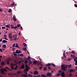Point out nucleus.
<instances>
[{
  "mask_svg": "<svg viewBox=\"0 0 77 77\" xmlns=\"http://www.w3.org/2000/svg\"><path fill=\"white\" fill-rule=\"evenodd\" d=\"M76 59H74V61H75V63L77 62V59H76Z\"/></svg>",
  "mask_w": 77,
  "mask_h": 77,
  "instance_id": "obj_38",
  "label": "nucleus"
},
{
  "mask_svg": "<svg viewBox=\"0 0 77 77\" xmlns=\"http://www.w3.org/2000/svg\"><path fill=\"white\" fill-rule=\"evenodd\" d=\"M9 63L10 62L9 61H7V63L8 65L9 64Z\"/></svg>",
  "mask_w": 77,
  "mask_h": 77,
  "instance_id": "obj_33",
  "label": "nucleus"
},
{
  "mask_svg": "<svg viewBox=\"0 0 77 77\" xmlns=\"http://www.w3.org/2000/svg\"><path fill=\"white\" fill-rule=\"evenodd\" d=\"M38 74V72L37 71H35L34 72V75H36Z\"/></svg>",
  "mask_w": 77,
  "mask_h": 77,
  "instance_id": "obj_8",
  "label": "nucleus"
},
{
  "mask_svg": "<svg viewBox=\"0 0 77 77\" xmlns=\"http://www.w3.org/2000/svg\"><path fill=\"white\" fill-rule=\"evenodd\" d=\"M21 61L20 60V61H18V64H20L21 63Z\"/></svg>",
  "mask_w": 77,
  "mask_h": 77,
  "instance_id": "obj_45",
  "label": "nucleus"
},
{
  "mask_svg": "<svg viewBox=\"0 0 77 77\" xmlns=\"http://www.w3.org/2000/svg\"><path fill=\"white\" fill-rule=\"evenodd\" d=\"M23 45H24V47H25V46H26V45L25 43H23Z\"/></svg>",
  "mask_w": 77,
  "mask_h": 77,
  "instance_id": "obj_30",
  "label": "nucleus"
},
{
  "mask_svg": "<svg viewBox=\"0 0 77 77\" xmlns=\"http://www.w3.org/2000/svg\"><path fill=\"white\" fill-rule=\"evenodd\" d=\"M11 29H14V26H13L12 25H11Z\"/></svg>",
  "mask_w": 77,
  "mask_h": 77,
  "instance_id": "obj_25",
  "label": "nucleus"
},
{
  "mask_svg": "<svg viewBox=\"0 0 77 77\" xmlns=\"http://www.w3.org/2000/svg\"><path fill=\"white\" fill-rule=\"evenodd\" d=\"M13 20H14V21H16L17 20H16V18H15V17L13 16Z\"/></svg>",
  "mask_w": 77,
  "mask_h": 77,
  "instance_id": "obj_18",
  "label": "nucleus"
},
{
  "mask_svg": "<svg viewBox=\"0 0 77 77\" xmlns=\"http://www.w3.org/2000/svg\"><path fill=\"white\" fill-rule=\"evenodd\" d=\"M5 68L7 69H9V68L8 67H5Z\"/></svg>",
  "mask_w": 77,
  "mask_h": 77,
  "instance_id": "obj_54",
  "label": "nucleus"
},
{
  "mask_svg": "<svg viewBox=\"0 0 77 77\" xmlns=\"http://www.w3.org/2000/svg\"><path fill=\"white\" fill-rule=\"evenodd\" d=\"M75 6L76 8H77V4H75Z\"/></svg>",
  "mask_w": 77,
  "mask_h": 77,
  "instance_id": "obj_49",
  "label": "nucleus"
},
{
  "mask_svg": "<svg viewBox=\"0 0 77 77\" xmlns=\"http://www.w3.org/2000/svg\"><path fill=\"white\" fill-rule=\"evenodd\" d=\"M30 59V57H28V60H29Z\"/></svg>",
  "mask_w": 77,
  "mask_h": 77,
  "instance_id": "obj_46",
  "label": "nucleus"
},
{
  "mask_svg": "<svg viewBox=\"0 0 77 77\" xmlns=\"http://www.w3.org/2000/svg\"><path fill=\"white\" fill-rule=\"evenodd\" d=\"M10 40H11V41H13V38H10Z\"/></svg>",
  "mask_w": 77,
  "mask_h": 77,
  "instance_id": "obj_53",
  "label": "nucleus"
},
{
  "mask_svg": "<svg viewBox=\"0 0 77 77\" xmlns=\"http://www.w3.org/2000/svg\"><path fill=\"white\" fill-rule=\"evenodd\" d=\"M65 51H64L63 52V56L64 57L66 58L67 57H66V54H65Z\"/></svg>",
  "mask_w": 77,
  "mask_h": 77,
  "instance_id": "obj_14",
  "label": "nucleus"
},
{
  "mask_svg": "<svg viewBox=\"0 0 77 77\" xmlns=\"http://www.w3.org/2000/svg\"><path fill=\"white\" fill-rule=\"evenodd\" d=\"M55 76H60V74L59 73V74H57V75H55Z\"/></svg>",
  "mask_w": 77,
  "mask_h": 77,
  "instance_id": "obj_27",
  "label": "nucleus"
},
{
  "mask_svg": "<svg viewBox=\"0 0 77 77\" xmlns=\"http://www.w3.org/2000/svg\"><path fill=\"white\" fill-rule=\"evenodd\" d=\"M24 62L25 63H27L28 62V61L27 60H26Z\"/></svg>",
  "mask_w": 77,
  "mask_h": 77,
  "instance_id": "obj_51",
  "label": "nucleus"
},
{
  "mask_svg": "<svg viewBox=\"0 0 77 77\" xmlns=\"http://www.w3.org/2000/svg\"><path fill=\"white\" fill-rule=\"evenodd\" d=\"M37 64H39V62L38 61H37L36 62V63Z\"/></svg>",
  "mask_w": 77,
  "mask_h": 77,
  "instance_id": "obj_47",
  "label": "nucleus"
},
{
  "mask_svg": "<svg viewBox=\"0 0 77 77\" xmlns=\"http://www.w3.org/2000/svg\"><path fill=\"white\" fill-rule=\"evenodd\" d=\"M22 76L24 77H28V76L26 75L25 74L22 75Z\"/></svg>",
  "mask_w": 77,
  "mask_h": 77,
  "instance_id": "obj_19",
  "label": "nucleus"
},
{
  "mask_svg": "<svg viewBox=\"0 0 77 77\" xmlns=\"http://www.w3.org/2000/svg\"><path fill=\"white\" fill-rule=\"evenodd\" d=\"M13 54H14V55L15 56H17V54H15V52H13Z\"/></svg>",
  "mask_w": 77,
  "mask_h": 77,
  "instance_id": "obj_37",
  "label": "nucleus"
},
{
  "mask_svg": "<svg viewBox=\"0 0 77 77\" xmlns=\"http://www.w3.org/2000/svg\"><path fill=\"white\" fill-rule=\"evenodd\" d=\"M0 51H1V52L3 51V50H2V49H0Z\"/></svg>",
  "mask_w": 77,
  "mask_h": 77,
  "instance_id": "obj_55",
  "label": "nucleus"
},
{
  "mask_svg": "<svg viewBox=\"0 0 77 77\" xmlns=\"http://www.w3.org/2000/svg\"><path fill=\"white\" fill-rule=\"evenodd\" d=\"M2 47L4 48H5L6 47V45H2Z\"/></svg>",
  "mask_w": 77,
  "mask_h": 77,
  "instance_id": "obj_17",
  "label": "nucleus"
},
{
  "mask_svg": "<svg viewBox=\"0 0 77 77\" xmlns=\"http://www.w3.org/2000/svg\"><path fill=\"white\" fill-rule=\"evenodd\" d=\"M25 67H26V68H29V67H28V66L27 65H26L25 66Z\"/></svg>",
  "mask_w": 77,
  "mask_h": 77,
  "instance_id": "obj_40",
  "label": "nucleus"
},
{
  "mask_svg": "<svg viewBox=\"0 0 77 77\" xmlns=\"http://www.w3.org/2000/svg\"><path fill=\"white\" fill-rule=\"evenodd\" d=\"M61 72H62L61 70H59V73H61Z\"/></svg>",
  "mask_w": 77,
  "mask_h": 77,
  "instance_id": "obj_56",
  "label": "nucleus"
},
{
  "mask_svg": "<svg viewBox=\"0 0 77 77\" xmlns=\"http://www.w3.org/2000/svg\"><path fill=\"white\" fill-rule=\"evenodd\" d=\"M2 29H6V27H2Z\"/></svg>",
  "mask_w": 77,
  "mask_h": 77,
  "instance_id": "obj_44",
  "label": "nucleus"
},
{
  "mask_svg": "<svg viewBox=\"0 0 77 77\" xmlns=\"http://www.w3.org/2000/svg\"><path fill=\"white\" fill-rule=\"evenodd\" d=\"M14 4H15V3H11V6H14Z\"/></svg>",
  "mask_w": 77,
  "mask_h": 77,
  "instance_id": "obj_32",
  "label": "nucleus"
},
{
  "mask_svg": "<svg viewBox=\"0 0 77 77\" xmlns=\"http://www.w3.org/2000/svg\"><path fill=\"white\" fill-rule=\"evenodd\" d=\"M17 26H15V27H14V29H17Z\"/></svg>",
  "mask_w": 77,
  "mask_h": 77,
  "instance_id": "obj_41",
  "label": "nucleus"
},
{
  "mask_svg": "<svg viewBox=\"0 0 77 77\" xmlns=\"http://www.w3.org/2000/svg\"><path fill=\"white\" fill-rule=\"evenodd\" d=\"M28 77H32V75H30V74H29L27 76Z\"/></svg>",
  "mask_w": 77,
  "mask_h": 77,
  "instance_id": "obj_34",
  "label": "nucleus"
},
{
  "mask_svg": "<svg viewBox=\"0 0 77 77\" xmlns=\"http://www.w3.org/2000/svg\"><path fill=\"white\" fill-rule=\"evenodd\" d=\"M17 73H18V74H20V71H18Z\"/></svg>",
  "mask_w": 77,
  "mask_h": 77,
  "instance_id": "obj_59",
  "label": "nucleus"
},
{
  "mask_svg": "<svg viewBox=\"0 0 77 77\" xmlns=\"http://www.w3.org/2000/svg\"><path fill=\"white\" fill-rule=\"evenodd\" d=\"M2 43H7L8 42L7 41H6L5 40H4L2 41Z\"/></svg>",
  "mask_w": 77,
  "mask_h": 77,
  "instance_id": "obj_13",
  "label": "nucleus"
},
{
  "mask_svg": "<svg viewBox=\"0 0 77 77\" xmlns=\"http://www.w3.org/2000/svg\"><path fill=\"white\" fill-rule=\"evenodd\" d=\"M4 39L6 40H8V39L6 38V37H4Z\"/></svg>",
  "mask_w": 77,
  "mask_h": 77,
  "instance_id": "obj_48",
  "label": "nucleus"
},
{
  "mask_svg": "<svg viewBox=\"0 0 77 77\" xmlns=\"http://www.w3.org/2000/svg\"><path fill=\"white\" fill-rule=\"evenodd\" d=\"M0 71L1 72V73H2V74H3L4 73V70H3V69H1Z\"/></svg>",
  "mask_w": 77,
  "mask_h": 77,
  "instance_id": "obj_16",
  "label": "nucleus"
},
{
  "mask_svg": "<svg viewBox=\"0 0 77 77\" xmlns=\"http://www.w3.org/2000/svg\"><path fill=\"white\" fill-rule=\"evenodd\" d=\"M37 62V61H33V63L34 64H35V65H36V62Z\"/></svg>",
  "mask_w": 77,
  "mask_h": 77,
  "instance_id": "obj_21",
  "label": "nucleus"
},
{
  "mask_svg": "<svg viewBox=\"0 0 77 77\" xmlns=\"http://www.w3.org/2000/svg\"><path fill=\"white\" fill-rule=\"evenodd\" d=\"M13 38H14V41H16L17 40V36L16 34L14 35H13Z\"/></svg>",
  "mask_w": 77,
  "mask_h": 77,
  "instance_id": "obj_3",
  "label": "nucleus"
},
{
  "mask_svg": "<svg viewBox=\"0 0 77 77\" xmlns=\"http://www.w3.org/2000/svg\"><path fill=\"white\" fill-rule=\"evenodd\" d=\"M72 75V74H70L69 76H71Z\"/></svg>",
  "mask_w": 77,
  "mask_h": 77,
  "instance_id": "obj_58",
  "label": "nucleus"
},
{
  "mask_svg": "<svg viewBox=\"0 0 77 77\" xmlns=\"http://www.w3.org/2000/svg\"><path fill=\"white\" fill-rule=\"evenodd\" d=\"M4 37H7V36L6 35H4Z\"/></svg>",
  "mask_w": 77,
  "mask_h": 77,
  "instance_id": "obj_60",
  "label": "nucleus"
},
{
  "mask_svg": "<svg viewBox=\"0 0 77 77\" xmlns=\"http://www.w3.org/2000/svg\"><path fill=\"white\" fill-rule=\"evenodd\" d=\"M47 76L48 77H51V73L48 72L46 74Z\"/></svg>",
  "mask_w": 77,
  "mask_h": 77,
  "instance_id": "obj_6",
  "label": "nucleus"
},
{
  "mask_svg": "<svg viewBox=\"0 0 77 77\" xmlns=\"http://www.w3.org/2000/svg\"><path fill=\"white\" fill-rule=\"evenodd\" d=\"M68 67L71 68V65L70 64L69 65H66L63 64V65H61V70H63L64 71H66L65 69H66Z\"/></svg>",
  "mask_w": 77,
  "mask_h": 77,
  "instance_id": "obj_1",
  "label": "nucleus"
},
{
  "mask_svg": "<svg viewBox=\"0 0 77 77\" xmlns=\"http://www.w3.org/2000/svg\"><path fill=\"white\" fill-rule=\"evenodd\" d=\"M23 55H24L23 54H20V56L21 57H23Z\"/></svg>",
  "mask_w": 77,
  "mask_h": 77,
  "instance_id": "obj_29",
  "label": "nucleus"
},
{
  "mask_svg": "<svg viewBox=\"0 0 77 77\" xmlns=\"http://www.w3.org/2000/svg\"><path fill=\"white\" fill-rule=\"evenodd\" d=\"M16 45L15 46L16 48H19V47L18 45L17 44H16Z\"/></svg>",
  "mask_w": 77,
  "mask_h": 77,
  "instance_id": "obj_24",
  "label": "nucleus"
},
{
  "mask_svg": "<svg viewBox=\"0 0 77 77\" xmlns=\"http://www.w3.org/2000/svg\"><path fill=\"white\" fill-rule=\"evenodd\" d=\"M51 65L53 66L54 67H56V65H55L54 64H51Z\"/></svg>",
  "mask_w": 77,
  "mask_h": 77,
  "instance_id": "obj_31",
  "label": "nucleus"
},
{
  "mask_svg": "<svg viewBox=\"0 0 77 77\" xmlns=\"http://www.w3.org/2000/svg\"><path fill=\"white\" fill-rule=\"evenodd\" d=\"M5 26L8 28H11L10 26H8V25H6V26Z\"/></svg>",
  "mask_w": 77,
  "mask_h": 77,
  "instance_id": "obj_28",
  "label": "nucleus"
},
{
  "mask_svg": "<svg viewBox=\"0 0 77 77\" xmlns=\"http://www.w3.org/2000/svg\"><path fill=\"white\" fill-rule=\"evenodd\" d=\"M41 76L42 77H47L46 75H41Z\"/></svg>",
  "mask_w": 77,
  "mask_h": 77,
  "instance_id": "obj_26",
  "label": "nucleus"
},
{
  "mask_svg": "<svg viewBox=\"0 0 77 77\" xmlns=\"http://www.w3.org/2000/svg\"><path fill=\"white\" fill-rule=\"evenodd\" d=\"M41 76L40 75H38L37 76H36V77H40Z\"/></svg>",
  "mask_w": 77,
  "mask_h": 77,
  "instance_id": "obj_52",
  "label": "nucleus"
},
{
  "mask_svg": "<svg viewBox=\"0 0 77 77\" xmlns=\"http://www.w3.org/2000/svg\"><path fill=\"white\" fill-rule=\"evenodd\" d=\"M11 9H9L8 11L9 13H10L11 12Z\"/></svg>",
  "mask_w": 77,
  "mask_h": 77,
  "instance_id": "obj_35",
  "label": "nucleus"
},
{
  "mask_svg": "<svg viewBox=\"0 0 77 77\" xmlns=\"http://www.w3.org/2000/svg\"><path fill=\"white\" fill-rule=\"evenodd\" d=\"M1 64H2V65H4V63H1Z\"/></svg>",
  "mask_w": 77,
  "mask_h": 77,
  "instance_id": "obj_63",
  "label": "nucleus"
},
{
  "mask_svg": "<svg viewBox=\"0 0 77 77\" xmlns=\"http://www.w3.org/2000/svg\"><path fill=\"white\" fill-rule=\"evenodd\" d=\"M43 67L42 66H41L39 68V69L40 70L42 69Z\"/></svg>",
  "mask_w": 77,
  "mask_h": 77,
  "instance_id": "obj_36",
  "label": "nucleus"
},
{
  "mask_svg": "<svg viewBox=\"0 0 77 77\" xmlns=\"http://www.w3.org/2000/svg\"><path fill=\"white\" fill-rule=\"evenodd\" d=\"M21 61V62H22V63L23 62H24V60H22Z\"/></svg>",
  "mask_w": 77,
  "mask_h": 77,
  "instance_id": "obj_62",
  "label": "nucleus"
},
{
  "mask_svg": "<svg viewBox=\"0 0 77 77\" xmlns=\"http://www.w3.org/2000/svg\"><path fill=\"white\" fill-rule=\"evenodd\" d=\"M69 72L71 73L75 71L74 69H69Z\"/></svg>",
  "mask_w": 77,
  "mask_h": 77,
  "instance_id": "obj_4",
  "label": "nucleus"
},
{
  "mask_svg": "<svg viewBox=\"0 0 77 77\" xmlns=\"http://www.w3.org/2000/svg\"><path fill=\"white\" fill-rule=\"evenodd\" d=\"M47 68H46V67H44V69H43V70L44 71H47Z\"/></svg>",
  "mask_w": 77,
  "mask_h": 77,
  "instance_id": "obj_22",
  "label": "nucleus"
},
{
  "mask_svg": "<svg viewBox=\"0 0 77 77\" xmlns=\"http://www.w3.org/2000/svg\"><path fill=\"white\" fill-rule=\"evenodd\" d=\"M75 65H77V62H75Z\"/></svg>",
  "mask_w": 77,
  "mask_h": 77,
  "instance_id": "obj_61",
  "label": "nucleus"
},
{
  "mask_svg": "<svg viewBox=\"0 0 77 77\" xmlns=\"http://www.w3.org/2000/svg\"><path fill=\"white\" fill-rule=\"evenodd\" d=\"M61 75L62 77H65V73L64 72H62L61 74Z\"/></svg>",
  "mask_w": 77,
  "mask_h": 77,
  "instance_id": "obj_7",
  "label": "nucleus"
},
{
  "mask_svg": "<svg viewBox=\"0 0 77 77\" xmlns=\"http://www.w3.org/2000/svg\"><path fill=\"white\" fill-rule=\"evenodd\" d=\"M72 53L73 54H75V52H74L73 51H72Z\"/></svg>",
  "mask_w": 77,
  "mask_h": 77,
  "instance_id": "obj_43",
  "label": "nucleus"
},
{
  "mask_svg": "<svg viewBox=\"0 0 77 77\" xmlns=\"http://www.w3.org/2000/svg\"><path fill=\"white\" fill-rule=\"evenodd\" d=\"M14 53L17 54H18L19 53H21V51L20 50H17L16 52H14Z\"/></svg>",
  "mask_w": 77,
  "mask_h": 77,
  "instance_id": "obj_5",
  "label": "nucleus"
},
{
  "mask_svg": "<svg viewBox=\"0 0 77 77\" xmlns=\"http://www.w3.org/2000/svg\"><path fill=\"white\" fill-rule=\"evenodd\" d=\"M51 64L50 63H48L47 64H46V65H45V66H51Z\"/></svg>",
  "mask_w": 77,
  "mask_h": 77,
  "instance_id": "obj_15",
  "label": "nucleus"
},
{
  "mask_svg": "<svg viewBox=\"0 0 77 77\" xmlns=\"http://www.w3.org/2000/svg\"><path fill=\"white\" fill-rule=\"evenodd\" d=\"M71 57L74 59L77 60V57H76L75 55H71Z\"/></svg>",
  "mask_w": 77,
  "mask_h": 77,
  "instance_id": "obj_2",
  "label": "nucleus"
},
{
  "mask_svg": "<svg viewBox=\"0 0 77 77\" xmlns=\"http://www.w3.org/2000/svg\"><path fill=\"white\" fill-rule=\"evenodd\" d=\"M2 38H1V39L0 40V42H2Z\"/></svg>",
  "mask_w": 77,
  "mask_h": 77,
  "instance_id": "obj_64",
  "label": "nucleus"
},
{
  "mask_svg": "<svg viewBox=\"0 0 77 77\" xmlns=\"http://www.w3.org/2000/svg\"><path fill=\"white\" fill-rule=\"evenodd\" d=\"M20 26V25L17 24V27H19Z\"/></svg>",
  "mask_w": 77,
  "mask_h": 77,
  "instance_id": "obj_50",
  "label": "nucleus"
},
{
  "mask_svg": "<svg viewBox=\"0 0 77 77\" xmlns=\"http://www.w3.org/2000/svg\"><path fill=\"white\" fill-rule=\"evenodd\" d=\"M23 49L24 51H26L27 50V48L25 47H24L23 48Z\"/></svg>",
  "mask_w": 77,
  "mask_h": 77,
  "instance_id": "obj_23",
  "label": "nucleus"
},
{
  "mask_svg": "<svg viewBox=\"0 0 77 77\" xmlns=\"http://www.w3.org/2000/svg\"><path fill=\"white\" fill-rule=\"evenodd\" d=\"M15 48H13L12 49V50H13V51H14L15 50Z\"/></svg>",
  "mask_w": 77,
  "mask_h": 77,
  "instance_id": "obj_57",
  "label": "nucleus"
},
{
  "mask_svg": "<svg viewBox=\"0 0 77 77\" xmlns=\"http://www.w3.org/2000/svg\"><path fill=\"white\" fill-rule=\"evenodd\" d=\"M14 64H11V68H12V69H14Z\"/></svg>",
  "mask_w": 77,
  "mask_h": 77,
  "instance_id": "obj_11",
  "label": "nucleus"
},
{
  "mask_svg": "<svg viewBox=\"0 0 77 77\" xmlns=\"http://www.w3.org/2000/svg\"><path fill=\"white\" fill-rule=\"evenodd\" d=\"M17 68H18V66H15V68H14V69L15 70H16L17 69Z\"/></svg>",
  "mask_w": 77,
  "mask_h": 77,
  "instance_id": "obj_20",
  "label": "nucleus"
},
{
  "mask_svg": "<svg viewBox=\"0 0 77 77\" xmlns=\"http://www.w3.org/2000/svg\"><path fill=\"white\" fill-rule=\"evenodd\" d=\"M13 48L15 47V44H13Z\"/></svg>",
  "mask_w": 77,
  "mask_h": 77,
  "instance_id": "obj_42",
  "label": "nucleus"
},
{
  "mask_svg": "<svg viewBox=\"0 0 77 77\" xmlns=\"http://www.w3.org/2000/svg\"><path fill=\"white\" fill-rule=\"evenodd\" d=\"M67 60L68 61H70L71 60V59L70 58H69Z\"/></svg>",
  "mask_w": 77,
  "mask_h": 77,
  "instance_id": "obj_39",
  "label": "nucleus"
},
{
  "mask_svg": "<svg viewBox=\"0 0 77 77\" xmlns=\"http://www.w3.org/2000/svg\"><path fill=\"white\" fill-rule=\"evenodd\" d=\"M8 36L9 38H12L11 33H10L8 34Z\"/></svg>",
  "mask_w": 77,
  "mask_h": 77,
  "instance_id": "obj_9",
  "label": "nucleus"
},
{
  "mask_svg": "<svg viewBox=\"0 0 77 77\" xmlns=\"http://www.w3.org/2000/svg\"><path fill=\"white\" fill-rule=\"evenodd\" d=\"M30 69V68L29 67H28V68H26L25 70L26 71V72H27L28 71V70L29 69Z\"/></svg>",
  "mask_w": 77,
  "mask_h": 77,
  "instance_id": "obj_12",
  "label": "nucleus"
},
{
  "mask_svg": "<svg viewBox=\"0 0 77 77\" xmlns=\"http://www.w3.org/2000/svg\"><path fill=\"white\" fill-rule=\"evenodd\" d=\"M25 68V66L24 65V64H22V66H21L20 67L21 69H24V68Z\"/></svg>",
  "mask_w": 77,
  "mask_h": 77,
  "instance_id": "obj_10",
  "label": "nucleus"
}]
</instances>
